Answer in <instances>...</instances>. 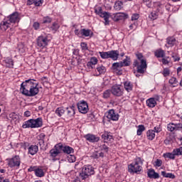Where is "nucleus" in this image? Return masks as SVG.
<instances>
[{"label": "nucleus", "instance_id": "nucleus-9", "mask_svg": "<svg viewBox=\"0 0 182 182\" xmlns=\"http://www.w3.org/2000/svg\"><path fill=\"white\" fill-rule=\"evenodd\" d=\"M78 111L80 113H82V114H86L87 112H89V105L87 102L85 100H81L77 104Z\"/></svg>", "mask_w": 182, "mask_h": 182}, {"label": "nucleus", "instance_id": "nucleus-55", "mask_svg": "<svg viewBox=\"0 0 182 182\" xmlns=\"http://www.w3.org/2000/svg\"><path fill=\"white\" fill-rule=\"evenodd\" d=\"M139 14H134L132 16V21H137V19H139Z\"/></svg>", "mask_w": 182, "mask_h": 182}, {"label": "nucleus", "instance_id": "nucleus-47", "mask_svg": "<svg viewBox=\"0 0 182 182\" xmlns=\"http://www.w3.org/2000/svg\"><path fill=\"white\" fill-rule=\"evenodd\" d=\"M168 82L170 85H172L173 87H176L175 85H177V79L176 77H172Z\"/></svg>", "mask_w": 182, "mask_h": 182}, {"label": "nucleus", "instance_id": "nucleus-62", "mask_svg": "<svg viewBox=\"0 0 182 182\" xmlns=\"http://www.w3.org/2000/svg\"><path fill=\"white\" fill-rule=\"evenodd\" d=\"M172 58H173L174 62H178V60H180V57L177 55H172Z\"/></svg>", "mask_w": 182, "mask_h": 182}, {"label": "nucleus", "instance_id": "nucleus-63", "mask_svg": "<svg viewBox=\"0 0 182 182\" xmlns=\"http://www.w3.org/2000/svg\"><path fill=\"white\" fill-rule=\"evenodd\" d=\"M75 35H77L79 36V38H82V33H80V30H75Z\"/></svg>", "mask_w": 182, "mask_h": 182}, {"label": "nucleus", "instance_id": "nucleus-31", "mask_svg": "<svg viewBox=\"0 0 182 182\" xmlns=\"http://www.w3.org/2000/svg\"><path fill=\"white\" fill-rule=\"evenodd\" d=\"M67 113H68V116H69V117H72L75 116V106L67 107Z\"/></svg>", "mask_w": 182, "mask_h": 182}, {"label": "nucleus", "instance_id": "nucleus-25", "mask_svg": "<svg viewBox=\"0 0 182 182\" xmlns=\"http://www.w3.org/2000/svg\"><path fill=\"white\" fill-rule=\"evenodd\" d=\"M166 43H168L169 46L173 47L177 43V40H176L174 37H168L166 38Z\"/></svg>", "mask_w": 182, "mask_h": 182}, {"label": "nucleus", "instance_id": "nucleus-15", "mask_svg": "<svg viewBox=\"0 0 182 182\" xmlns=\"http://www.w3.org/2000/svg\"><path fill=\"white\" fill-rule=\"evenodd\" d=\"M130 65V61L127 60V59H124L123 61H121L120 63H114L112 64V69L113 70H119V69H121V68H123V66H129Z\"/></svg>", "mask_w": 182, "mask_h": 182}, {"label": "nucleus", "instance_id": "nucleus-58", "mask_svg": "<svg viewBox=\"0 0 182 182\" xmlns=\"http://www.w3.org/2000/svg\"><path fill=\"white\" fill-rule=\"evenodd\" d=\"M38 144L41 147V149H43L45 146V140H38Z\"/></svg>", "mask_w": 182, "mask_h": 182}, {"label": "nucleus", "instance_id": "nucleus-16", "mask_svg": "<svg viewBox=\"0 0 182 182\" xmlns=\"http://www.w3.org/2000/svg\"><path fill=\"white\" fill-rule=\"evenodd\" d=\"M105 116L109 120H112L113 122H117L119 120V114L114 112V109H109L106 114Z\"/></svg>", "mask_w": 182, "mask_h": 182}, {"label": "nucleus", "instance_id": "nucleus-7", "mask_svg": "<svg viewBox=\"0 0 182 182\" xmlns=\"http://www.w3.org/2000/svg\"><path fill=\"white\" fill-rule=\"evenodd\" d=\"M95 12L97 15H99L101 18H104L105 25H109L110 21H109V18H110V13L104 11L102 9V7H95Z\"/></svg>", "mask_w": 182, "mask_h": 182}, {"label": "nucleus", "instance_id": "nucleus-38", "mask_svg": "<svg viewBox=\"0 0 182 182\" xmlns=\"http://www.w3.org/2000/svg\"><path fill=\"white\" fill-rule=\"evenodd\" d=\"M65 114V109L63 107H58L55 109V114H58L59 117H61L62 114Z\"/></svg>", "mask_w": 182, "mask_h": 182}, {"label": "nucleus", "instance_id": "nucleus-6", "mask_svg": "<svg viewBox=\"0 0 182 182\" xmlns=\"http://www.w3.org/2000/svg\"><path fill=\"white\" fill-rule=\"evenodd\" d=\"M31 86H36V84L33 83V79L26 80L23 82L20 88L22 95H24V96H28L27 92L29 93Z\"/></svg>", "mask_w": 182, "mask_h": 182}, {"label": "nucleus", "instance_id": "nucleus-45", "mask_svg": "<svg viewBox=\"0 0 182 182\" xmlns=\"http://www.w3.org/2000/svg\"><path fill=\"white\" fill-rule=\"evenodd\" d=\"M9 116L11 120H18L19 119V115L16 114L15 112H11Z\"/></svg>", "mask_w": 182, "mask_h": 182}, {"label": "nucleus", "instance_id": "nucleus-59", "mask_svg": "<svg viewBox=\"0 0 182 182\" xmlns=\"http://www.w3.org/2000/svg\"><path fill=\"white\" fill-rule=\"evenodd\" d=\"M91 157L92 159H99V153L97 152L93 153Z\"/></svg>", "mask_w": 182, "mask_h": 182}, {"label": "nucleus", "instance_id": "nucleus-49", "mask_svg": "<svg viewBox=\"0 0 182 182\" xmlns=\"http://www.w3.org/2000/svg\"><path fill=\"white\" fill-rule=\"evenodd\" d=\"M162 75H164V77H167V76H170V70L168 68H164L163 70Z\"/></svg>", "mask_w": 182, "mask_h": 182}, {"label": "nucleus", "instance_id": "nucleus-8", "mask_svg": "<svg viewBox=\"0 0 182 182\" xmlns=\"http://www.w3.org/2000/svg\"><path fill=\"white\" fill-rule=\"evenodd\" d=\"M37 46L43 49V48H46L49 43V40L48 39V36L41 35L37 38L36 40Z\"/></svg>", "mask_w": 182, "mask_h": 182}, {"label": "nucleus", "instance_id": "nucleus-35", "mask_svg": "<svg viewBox=\"0 0 182 182\" xmlns=\"http://www.w3.org/2000/svg\"><path fill=\"white\" fill-rule=\"evenodd\" d=\"M91 32L92 31L89 29L82 28L80 30L81 36H85V37L90 36Z\"/></svg>", "mask_w": 182, "mask_h": 182}, {"label": "nucleus", "instance_id": "nucleus-64", "mask_svg": "<svg viewBox=\"0 0 182 182\" xmlns=\"http://www.w3.org/2000/svg\"><path fill=\"white\" fill-rule=\"evenodd\" d=\"M161 62H162L163 65H168V63H169V62L166 58H162Z\"/></svg>", "mask_w": 182, "mask_h": 182}, {"label": "nucleus", "instance_id": "nucleus-3", "mask_svg": "<svg viewBox=\"0 0 182 182\" xmlns=\"http://www.w3.org/2000/svg\"><path fill=\"white\" fill-rule=\"evenodd\" d=\"M144 160L140 157H136L134 160V163L128 166V171L129 173H136L139 174L141 171Z\"/></svg>", "mask_w": 182, "mask_h": 182}, {"label": "nucleus", "instance_id": "nucleus-5", "mask_svg": "<svg viewBox=\"0 0 182 182\" xmlns=\"http://www.w3.org/2000/svg\"><path fill=\"white\" fill-rule=\"evenodd\" d=\"M99 54L102 59H112V60H117L120 53L119 50H110L107 52H99Z\"/></svg>", "mask_w": 182, "mask_h": 182}, {"label": "nucleus", "instance_id": "nucleus-39", "mask_svg": "<svg viewBox=\"0 0 182 182\" xmlns=\"http://www.w3.org/2000/svg\"><path fill=\"white\" fill-rule=\"evenodd\" d=\"M145 130H146V128L144 127V125H139L138 126V129H137V132H136L137 136H141V134Z\"/></svg>", "mask_w": 182, "mask_h": 182}, {"label": "nucleus", "instance_id": "nucleus-19", "mask_svg": "<svg viewBox=\"0 0 182 182\" xmlns=\"http://www.w3.org/2000/svg\"><path fill=\"white\" fill-rule=\"evenodd\" d=\"M147 175L149 178H160V175L159 173H156L153 168H151L148 171Z\"/></svg>", "mask_w": 182, "mask_h": 182}, {"label": "nucleus", "instance_id": "nucleus-10", "mask_svg": "<svg viewBox=\"0 0 182 182\" xmlns=\"http://www.w3.org/2000/svg\"><path fill=\"white\" fill-rule=\"evenodd\" d=\"M8 166L9 167H19L21 166V158L19 156H15L14 157L7 159Z\"/></svg>", "mask_w": 182, "mask_h": 182}, {"label": "nucleus", "instance_id": "nucleus-40", "mask_svg": "<svg viewBox=\"0 0 182 182\" xmlns=\"http://www.w3.org/2000/svg\"><path fill=\"white\" fill-rule=\"evenodd\" d=\"M149 16L150 19H152V21H154V20L157 19V18H159V12L152 11V12H151V14H149Z\"/></svg>", "mask_w": 182, "mask_h": 182}, {"label": "nucleus", "instance_id": "nucleus-12", "mask_svg": "<svg viewBox=\"0 0 182 182\" xmlns=\"http://www.w3.org/2000/svg\"><path fill=\"white\" fill-rule=\"evenodd\" d=\"M110 18H112L114 22H117L119 21H123V19H127V18H129V14L126 13H117L114 14L112 16L110 14Z\"/></svg>", "mask_w": 182, "mask_h": 182}, {"label": "nucleus", "instance_id": "nucleus-1", "mask_svg": "<svg viewBox=\"0 0 182 182\" xmlns=\"http://www.w3.org/2000/svg\"><path fill=\"white\" fill-rule=\"evenodd\" d=\"M135 55L137 58V60H134L133 63V66L134 68H136V72L137 73H141V75H143L144 72L146 71V69H147V61L146 60V58L141 53H135Z\"/></svg>", "mask_w": 182, "mask_h": 182}, {"label": "nucleus", "instance_id": "nucleus-32", "mask_svg": "<svg viewBox=\"0 0 182 182\" xmlns=\"http://www.w3.org/2000/svg\"><path fill=\"white\" fill-rule=\"evenodd\" d=\"M97 72H98L97 76H100V75H103V73H106V67L103 65H100L97 68Z\"/></svg>", "mask_w": 182, "mask_h": 182}, {"label": "nucleus", "instance_id": "nucleus-4", "mask_svg": "<svg viewBox=\"0 0 182 182\" xmlns=\"http://www.w3.org/2000/svg\"><path fill=\"white\" fill-rule=\"evenodd\" d=\"M93 174H95V168L90 165H85L79 176L81 180H86V178H89V177L93 176Z\"/></svg>", "mask_w": 182, "mask_h": 182}, {"label": "nucleus", "instance_id": "nucleus-2", "mask_svg": "<svg viewBox=\"0 0 182 182\" xmlns=\"http://www.w3.org/2000/svg\"><path fill=\"white\" fill-rule=\"evenodd\" d=\"M43 125V121L42 118L38 117L36 119H31L23 122L22 127L23 129H36L38 127H42Z\"/></svg>", "mask_w": 182, "mask_h": 182}, {"label": "nucleus", "instance_id": "nucleus-33", "mask_svg": "<svg viewBox=\"0 0 182 182\" xmlns=\"http://www.w3.org/2000/svg\"><path fill=\"white\" fill-rule=\"evenodd\" d=\"M64 147L65 146H63V144H62L61 143H59L55 145L54 149L58 152V154H60V153L63 151Z\"/></svg>", "mask_w": 182, "mask_h": 182}, {"label": "nucleus", "instance_id": "nucleus-50", "mask_svg": "<svg viewBox=\"0 0 182 182\" xmlns=\"http://www.w3.org/2000/svg\"><path fill=\"white\" fill-rule=\"evenodd\" d=\"M52 22V18L49 16H46L43 18V23H50Z\"/></svg>", "mask_w": 182, "mask_h": 182}, {"label": "nucleus", "instance_id": "nucleus-51", "mask_svg": "<svg viewBox=\"0 0 182 182\" xmlns=\"http://www.w3.org/2000/svg\"><path fill=\"white\" fill-rule=\"evenodd\" d=\"M163 164V161L161 159H156L154 162L155 167H161V165Z\"/></svg>", "mask_w": 182, "mask_h": 182}, {"label": "nucleus", "instance_id": "nucleus-18", "mask_svg": "<svg viewBox=\"0 0 182 182\" xmlns=\"http://www.w3.org/2000/svg\"><path fill=\"white\" fill-rule=\"evenodd\" d=\"M85 139L90 141V143H97L100 138L99 136H96V135H93L92 134H87L85 136Z\"/></svg>", "mask_w": 182, "mask_h": 182}, {"label": "nucleus", "instance_id": "nucleus-20", "mask_svg": "<svg viewBox=\"0 0 182 182\" xmlns=\"http://www.w3.org/2000/svg\"><path fill=\"white\" fill-rule=\"evenodd\" d=\"M38 151H39V148L37 145H31L28 147V154L31 156H34Z\"/></svg>", "mask_w": 182, "mask_h": 182}, {"label": "nucleus", "instance_id": "nucleus-44", "mask_svg": "<svg viewBox=\"0 0 182 182\" xmlns=\"http://www.w3.org/2000/svg\"><path fill=\"white\" fill-rule=\"evenodd\" d=\"M59 28H60V26H59V23L55 22L52 24V26H50V29L52 31H54V32H56V31H58V29H59Z\"/></svg>", "mask_w": 182, "mask_h": 182}, {"label": "nucleus", "instance_id": "nucleus-17", "mask_svg": "<svg viewBox=\"0 0 182 182\" xmlns=\"http://www.w3.org/2000/svg\"><path fill=\"white\" fill-rule=\"evenodd\" d=\"M8 21L9 23H16L17 22H19V14L18 12H14L8 17Z\"/></svg>", "mask_w": 182, "mask_h": 182}, {"label": "nucleus", "instance_id": "nucleus-24", "mask_svg": "<svg viewBox=\"0 0 182 182\" xmlns=\"http://www.w3.org/2000/svg\"><path fill=\"white\" fill-rule=\"evenodd\" d=\"M146 105L149 107H156V105H157V102H156V100L154 98H149L146 100Z\"/></svg>", "mask_w": 182, "mask_h": 182}, {"label": "nucleus", "instance_id": "nucleus-13", "mask_svg": "<svg viewBox=\"0 0 182 182\" xmlns=\"http://www.w3.org/2000/svg\"><path fill=\"white\" fill-rule=\"evenodd\" d=\"M111 93L113 96L120 97L123 96V88H122L120 85H113L111 88Z\"/></svg>", "mask_w": 182, "mask_h": 182}, {"label": "nucleus", "instance_id": "nucleus-57", "mask_svg": "<svg viewBox=\"0 0 182 182\" xmlns=\"http://www.w3.org/2000/svg\"><path fill=\"white\" fill-rule=\"evenodd\" d=\"M129 29H137V22H134V23L129 26Z\"/></svg>", "mask_w": 182, "mask_h": 182}, {"label": "nucleus", "instance_id": "nucleus-22", "mask_svg": "<svg viewBox=\"0 0 182 182\" xmlns=\"http://www.w3.org/2000/svg\"><path fill=\"white\" fill-rule=\"evenodd\" d=\"M10 23L8 20L1 21L0 23V29L1 31H6V29L10 27Z\"/></svg>", "mask_w": 182, "mask_h": 182}, {"label": "nucleus", "instance_id": "nucleus-37", "mask_svg": "<svg viewBox=\"0 0 182 182\" xmlns=\"http://www.w3.org/2000/svg\"><path fill=\"white\" fill-rule=\"evenodd\" d=\"M161 176L166 177V178H176V176L171 173H166V171H161Z\"/></svg>", "mask_w": 182, "mask_h": 182}, {"label": "nucleus", "instance_id": "nucleus-28", "mask_svg": "<svg viewBox=\"0 0 182 182\" xmlns=\"http://www.w3.org/2000/svg\"><path fill=\"white\" fill-rule=\"evenodd\" d=\"M124 87L127 92H132L133 90V84L129 81H126L124 83Z\"/></svg>", "mask_w": 182, "mask_h": 182}, {"label": "nucleus", "instance_id": "nucleus-29", "mask_svg": "<svg viewBox=\"0 0 182 182\" xmlns=\"http://www.w3.org/2000/svg\"><path fill=\"white\" fill-rule=\"evenodd\" d=\"M146 137L148 140H153L154 137H156V134L154 132V130L149 129L146 132Z\"/></svg>", "mask_w": 182, "mask_h": 182}, {"label": "nucleus", "instance_id": "nucleus-46", "mask_svg": "<svg viewBox=\"0 0 182 182\" xmlns=\"http://www.w3.org/2000/svg\"><path fill=\"white\" fill-rule=\"evenodd\" d=\"M50 154L51 157H57V156H58V154H59V152L54 148V149H51V150L50 151Z\"/></svg>", "mask_w": 182, "mask_h": 182}, {"label": "nucleus", "instance_id": "nucleus-42", "mask_svg": "<svg viewBox=\"0 0 182 182\" xmlns=\"http://www.w3.org/2000/svg\"><path fill=\"white\" fill-rule=\"evenodd\" d=\"M164 157H166L167 159H171V160H174L176 159V154L174 153H166L164 154Z\"/></svg>", "mask_w": 182, "mask_h": 182}, {"label": "nucleus", "instance_id": "nucleus-27", "mask_svg": "<svg viewBox=\"0 0 182 182\" xmlns=\"http://www.w3.org/2000/svg\"><path fill=\"white\" fill-rule=\"evenodd\" d=\"M97 63V58L96 57H92L90 59V61L87 63V66L88 68H91V69H93V66Z\"/></svg>", "mask_w": 182, "mask_h": 182}, {"label": "nucleus", "instance_id": "nucleus-41", "mask_svg": "<svg viewBox=\"0 0 182 182\" xmlns=\"http://www.w3.org/2000/svg\"><path fill=\"white\" fill-rule=\"evenodd\" d=\"M173 153L175 156H182V146L173 149Z\"/></svg>", "mask_w": 182, "mask_h": 182}, {"label": "nucleus", "instance_id": "nucleus-30", "mask_svg": "<svg viewBox=\"0 0 182 182\" xmlns=\"http://www.w3.org/2000/svg\"><path fill=\"white\" fill-rule=\"evenodd\" d=\"M154 55L156 58H164L166 53L162 49H159L154 52Z\"/></svg>", "mask_w": 182, "mask_h": 182}, {"label": "nucleus", "instance_id": "nucleus-53", "mask_svg": "<svg viewBox=\"0 0 182 182\" xmlns=\"http://www.w3.org/2000/svg\"><path fill=\"white\" fill-rule=\"evenodd\" d=\"M45 137H46V135L44 133H41L37 136V139L45 140Z\"/></svg>", "mask_w": 182, "mask_h": 182}, {"label": "nucleus", "instance_id": "nucleus-60", "mask_svg": "<svg viewBox=\"0 0 182 182\" xmlns=\"http://www.w3.org/2000/svg\"><path fill=\"white\" fill-rule=\"evenodd\" d=\"M33 26L34 29H36V31H37V29H38V28H39V26H40V24H39V23H38V22H35V23H33Z\"/></svg>", "mask_w": 182, "mask_h": 182}, {"label": "nucleus", "instance_id": "nucleus-23", "mask_svg": "<svg viewBox=\"0 0 182 182\" xmlns=\"http://www.w3.org/2000/svg\"><path fill=\"white\" fill-rule=\"evenodd\" d=\"M63 153L65 154H73L75 153V149L69 146H64Z\"/></svg>", "mask_w": 182, "mask_h": 182}, {"label": "nucleus", "instance_id": "nucleus-43", "mask_svg": "<svg viewBox=\"0 0 182 182\" xmlns=\"http://www.w3.org/2000/svg\"><path fill=\"white\" fill-rule=\"evenodd\" d=\"M110 95H112V90H107L103 93L104 99H109L110 97Z\"/></svg>", "mask_w": 182, "mask_h": 182}, {"label": "nucleus", "instance_id": "nucleus-52", "mask_svg": "<svg viewBox=\"0 0 182 182\" xmlns=\"http://www.w3.org/2000/svg\"><path fill=\"white\" fill-rule=\"evenodd\" d=\"M101 150L105 153H109V147L105 144L101 146Z\"/></svg>", "mask_w": 182, "mask_h": 182}, {"label": "nucleus", "instance_id": "nucleus-48", "mask_svg": "<svg viewBox=\"0 0 182 182\" xmlns=\"http://www.w3.org/2000/svg\"><path fill=\"white\" fill-rule=\"evenodd\" d=\"M68 160L69 163H75V161H76V156L70 154V155L68 156Z\"/></svg>", "mask_w": 182, "mask_h": 182}, {"label": "nucleus", "instance_id": "nucleus-11", "mask_svg": "<svg viewBox=\"0 0 182 182\" xmlns=\"http://www.w3.org/2000/svg\"><path fill=\"white\" fill-rule=\"evenodd\" d=\"M33 83L36 84V85H31L29 92H27V95H28L29 97L36 96V95L39 93V88L38 87L39 83L36 82L35 80H33Z\"/></svg>", "mask_w": 182, "mask_h": 182}, {"label": "nucleus", "instance_id": "nucleus-56", "mask_svg": "<svg viewBox=\"0 0 182 182\" xmlns=\"http://www.w3.org/2000/svg\"><path fill=\"white\" fill-rule=\"evenodd\" d=\"M37 166H30V168L28 169V172H32V171H34V173H36V170L37 169Z\"/></svg>", "mask_w": 182, "mask_h": 182}, {"label": "nucleus", "instance_id": "nucleus-61", "mask_svg": "<svg viewBox=\"0 0 182 182\" xmlns=\"http://www.w3.org/2000/svg\"><path fill=\"white\" fill-rule=\"evenodd\" d=\"M109 133L107 132H105L102 135V139H103L104 140H107V136H108Z\"/></svg>", "mask_w": 182, "mask_h": 182}, {"label": "nucleus", "instance_id": "nucleus-36", "mask_svg": "<svg viewBox=\"0 0 182 182\" xmlns=\"http://www.w3.org/2000/svg\"><path fill=\"white\" fill-rule=\"evenodd\" d=\"M114 8L115 11H120L123 8V2L121 1L115 2Z\"/></svg>", "mask_w": 182, "mask_h": 182}, {"label": "nucleus", "instance_id": "nucleus-34", "mask_svg": "<svg viewBox=\"0 0 182 182\" xmlns=\"http://www.w3.org/2000/svg\"><path fill=\"white\" fill-rule=\"evenodd\" d=\"M35 175L36 176V177H44L45 172H43V169L37 168L36 169Z\"/></svg>", "mask_w": 182, "mask_h": 182}, {"label": "nucleus", "instance_id": "nucleus-54", "mask_svg": "<svg viewBox=\"0 0 182 182\" xmlns=\"http://www.w3.org/2000/svg\"><path fill=\"white\" fill-rule=\"evenodd\" d=\"M80 46L82 49V50H87L88 48H87V43H80Z\"/></svg>", "mask_w": 182, "mask_h": 182}, {"label": "nucleus", "instance_id": "nucleus-26", "mask_svg": "<svg viewBox=\"0 0 182 182\" xmlns=\"http://www.w3.org/2000/svg\"><path fill=\"white\" fill-rule=\"evenodd\" d=\"M6 68H14V60L11 58H6L4 60Z\"/></svg>", "mask_w": 182, "mask_h": 182}, {"label": "nucleus", "instance_id": "nucleus-14", "mask_svg": "<svg viewBox=\"0 0 182 182\" xmlns=\"http://www.w3.org/2000/svg\"><path fill=\"white\" fill-rule=\"evenodd\" d=\"M167 130L168 132H181L182 130V124L181 123H169L167 125Z\"/></svg>", "mask_w": 182, "mask_h": 182}, {"label": "nucleus", "instance_id": "nucleus-21", "mask_svg": "<svg viewBox=\"0 0 182 182\" xmlns=\"http://www.w3.org/2000/svg\"><path fill=\"white\" fill-rule=\"evenodd\" d=\"M43 0H28L26 5H34L35 6H41Z\"/></svg>", "mask_w": 182, "mask_h": 182}]
</instances>
